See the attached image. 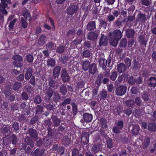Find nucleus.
<instances>
[{"label": "nucleus", "mask_w": 156, "mask_h": 156, "mask_svg": "<svg viewBox=\"0 0 156 156\" xmlns=\"http://www.w3.org/2000/svg\"><path fill=\"white\" fill-rule=\"evenodd\" d=\"M123 30L122 32L119 30L116 29L112 33H110L109 40L111 45L116 46L118 41L122 37Z\"/></svg>", "instance_id": "nucleus-1"}, {"label": "nucleus", "mask_w": 156, "mask_h": 156, "mask_svg": "<svg viewBox=\"0 0 156 156\" xmlns=\"http://www.w3.org/2000/svg\"><path fill=\"white\" fill-rule=\"evenodd\" d=\"M12 59L15 61L13 62L14 65L17 67H21L23 66V64L20 63L23 60L21 57L19 55H16L12 57Z\"/></svg>", "instance_id": "nucleus-2"}, {"label": "nucleus", "mask_w": 156, "mask_h": 156, "mask_svg": "<svg viewBox=\"0 0 156 156\" xmlns=\"http://www.w3.org/2000/svg\"><path fill=\"white\" fill-rule=\"evenodd\" d=\"M44 92L45 93L46 96H47V97L46 98H44L45 99L46 101L48 102L53 94L54 92L52 89L48 87H46V89L44 90Z\"/></svg>", "instance_id": "nucleus-3"}, {"label": "nucleus", "mask_w": 156, "mask_h": 156, "mask_svg": "<svg viewBox=\"0 0 156 156\" xmlns=\"http://www.w3.org/2000/svg\"><path fill=\"white\" fill-rule=\"evenodd\" d=\"M127 87L125 86H121L117 88L115 91L117 95L122 96L124 95L126 92Z\"/></svg>", "instance_id": "nucleus-4"}, {"label": "nucleus", "mask_w": 156, "mask_h": 156, "mask_svg": "<svg viewBox=\"0 0 156 156\" xmlns=\"http://www.w3.org/2000/svg\"><path fill=\"white\" fill-rule=\"evenodd\" d=\"M28 133L34 140H37L38 135L36 130L33 128H30L28 130Z\"/></svg>", "instance_id": "nucleus-5"}, {"label": "nucleus", "mask_w": 156, "mask_h": 156, "mask_svg": "<svg viewBox=\"0 0 156 156\" xmlns=\"http://www.w3.org/2000/svg\"><path fill=\"white\" fill-rule=\"evenodd\" d=\"M61 77L64 82H66L69 81L70 78L66 69H62L61 73Z\"/></svg>", "instance_id": "nucleus-6"}, {"label": "nucleus", "mask_w": 156, "mask_h": 156, "mask_svg": "<svg viewBox=\"0 0 156 156\" xmlns=\"http://www.w3.org/2000/svg\"><path fill=\"white\" fill-rule=\"evenodd\" d=\"M89 134L88 132L83 133L81 136V140L82 143L85 144H88L89 141Z\"/></svg>", "instance_id": "nucleus-7"}, {"label": "nucleus", "mask_w": 156, "mask_h": 156, "mask_svg": "<svg viewBox=\"0 0 156 156\" xmlns=\"http://www.w3.org/2000/svg\"><path fill=\"white\" fill-rule=\"evenodd\" d=\"M78 7L75 5L70 6L68 9L67 13L70 15H72L77 11Z\"/></svg>", "instance_id": "nucleus-8"}, {"label": "nucleus", "mask_w": 156, "mask_h": 156, "mask_svg": "<svg viewBox=\"0 0 156 156\" xmlns=\"http://www.w3.org/2000/svg\"><path fill=\"white\" fill-rule=\"evenodd\" d=\"M98 36V34L94 32H90L87 35L88 39L92 41L97 40Z\"/></svg>", "instance_id": "nucleus-9"}, {"label": "nucleus", "mask_w": 156, "mask_h": 156, "mask_svg": "<svg viewBox=\"0 0 156 156\" xmlns=\"http://www.w3.org/2000/svg\"><path fill=\"white\" fill-rule=\"evenodd\" d=\"M93 116L91 114L85 113L83 115V118L86 122H90L92 119Z\"/></svg>", "instance_id": "nucleus-10"}, {"label": "nucleus", "mask_w": 156, "mask_h": 156, "mask_svg": "<svg viewBox=\"0 0 156 156\" xmlns=\"http://www.w3.org/2000/svg\"><path fill=\"white\" fill-rule=\"evenodd\" d=\"M107 43L108 39L107 37L102 35L99 40V45L100 46H106L107 44Z\"/></svg>", "instance_id": "nucleus-11"}, {"label": "nucleus", "mask_w": 156, "mask_h": 156, "mask_svg": "<svg viewBox=\"0 0 156 156\" xmlns=\"http://www.w3.org/2000/svg\"><path fill=\"white\" fill-rule=\"evenodd\" d=\"M148 85L151 87L154 88L156 87V78L151 77L148 81Z\"/></svg>", "instance_id": "nucleus-12"}, {"label": "nucleus", "mask_w": 156, "mask_h": 156, "mask_svg": "<svg viewBox=\"0 0 156 156\" xmlns=\"http://www.w3.org/2000/svg\"><path fill=\"white\" fill-rule=\"evenodd\" d=\"M96 28V23L94 21H91L87 24L86 29L89 31L94 30Z\"/></svg>", "instance_id": "nucleus-13"}, {"label": "nucleus", "mask_w": 156, "mask_h": 156, "mask_svg": "<svg viewBox=\"0 0 156 156\" xmlns=\"http://www.w3.org/2000/svg\"><path fill=\"white\" fill-rule=\"evenodd\" d=\"M117 69L119 73H121L125 71L126 68L124 63H121L118 65Z\"/></svg>", "instance_id": "nucleus-14"}, {"label": "nucleus", "mask_w": 156, "mask_h": 156, "mask_svg": "<svg viewBox=\"0 0 156 156\" xmlns=\"http://www.w3.org/2000/svg\"><path fill=\"white\" fill-rule=\"evenodd\" d=\"M88 70L90 73L93 74H94L97 70L96 64L94 63L91 64Z\"/></svg>", "instance_id": "nucleus-15"}, {"label": "nucleus", "mask_w": 156, "mask_h": 156, "mask_svg": "<svg viewBox=\"0 0 156 156\" xmlns=\"http://www.w3.org/2000/svg\"><path fill=\"white\" fill-rule=\"evenodd\" d=\"M51 119L55 126H58L59 125L61 121L55 115L52 116L51 117Z\"/></svg>", "instance_id": "nucleus-16"}, {"label": "nucleus", "mask_w": 156, "mask_h": 156, "mask_svg": "<svg viewBox=\"0 0 156 156\" xmlns=\"http://www.w3.org/2000/svg\"><path fill=\"white\" fill-rule=\"evenodd\" d=\"M146 20V16L144 14L142 13L138 14L136 20L137 22L142 23L144 22Z\"/></svg>", "instance_id": "nucleus-17"}, {"label": "nucleus", "mask_w": 156, "mask_h": 156, "mask_svg": "<svg viewBox=\"0 0 156 156\" xmlns=\"http://www.w3.org/2000/svg\"><path fill=\"white\" fill-rule=\"evenodd\" d=\"M150 143V138L148 137H145L142 143V147L145 149L147 147Z\"/></svg>", "instance_id": "nucleus-18"}, {"label": "nucleus", "mask_w": 156, "mask_h": 156, "mask_svg": "<svg viewBox=\"0 0 156 156\" xmlns=\"http://www.w3.org/2000/svg\"><path fill=\"white\" fill-rule=\"evenodd\" d=\"M135 33V31L133 29H128L126 31V35L128 38H133Z\"/></svg>", "instance_id": "nucleus-19"}, {"label": "nucleus", "mask_w": 156, "mask_h": 156, "mask_svg": "<svg viewBox=\"0 0 156 156\" xmlns=\"http://www.w3.org/2000/svg\"><path fill=\"white\" fill-rule=\"evenodd\" d=\"M61 70V67L59 66H56L54 69L53 72L54 78H58L59 76V74Z\"/></svg>", "instance_id": "nucleus-20"}, {"label": "nucleus", "mask_w": 156, "mask_h": 156, "mask_svg": "<svg viewBox=\"0 0 156 156\" xmlns=\"http://www.w3.org/2000/svg\"><path fill=\"white\" fill-rule=\"evenodd\" d=\"M48 84L50 87L57 88L58 86V84H56L55 80H53L52 77L48 79Z\"/></svg>", "instance_id": "nucleus-21"}, {"label": "nucleus", "mask_w": 156, "mask_h": 156, "mask_svg": "<svg viewBox=\"0 0 156 156\" xmlns=\"http://www.w3.org/2000/svg\"><path fill=\"white\" fill-rule=\"evenodd\" d=\"M140 130V128L138 125H135L133 126L131 130L132 134L134 136H136L139 133Z\"/></svg>", "instance_id": "nucleus-22"}, {"label": "nucleus", "mask_w": 156, "mask_h": 156, "mask_svg": "<svg viewBox=\"0 0 156 156\" xmlns=\"http://www.w3.org/2000/svg\"><path fill=\"white\" fill-rule=\"evenodd\" d=\"M52 140L51 138L47 137L43 140V143L45 146L48 147L50 145Z\"/></svg>", "instance_id": "nucleus-23"}, {"label": "nucleus", "mask_w": 156, "mask_h": 156, "mask_svg": "<svg viewBox=\"0 0 156 156\" xmlns=\"http://www.w3.org/2000/svg\"><path fill=\"white\" fill-rule=\"evenodd\" d=\"M82 68L84 71H87L89 69L90 65V63L87 60L83 62L82 63Z\"/></svg>", "instance_id": "nucleus-24"}, {"label": "nucleus", "mask_w": 156, "mask_h": 156, "mask_svg": "<svg viewBox=\"0 0 156 156\" xmlns=\"http://www.w3.org/2000/svg\"><path fill=\"white\" fill-rule=\"evenodd\" d=\"M10 128V127L9 126L3 127L1 130L2 132L5 134H7V135H8L11 133Z\"/></svg>", "instance_id": "nucleus-25"}, {"label": "nucleus", "mask_w": 156, "mask_h": 156, "mask_svg": "<svg viewBox=\"0 0 156 156\" xmlns=\"http://www.w3.org/2000/svg\"><path fill=\"white\" fill-rule=\"evenodd\" d=\"M10 136L7 135L3 138V144L5 145L9 144L11 143Z\"/></svg>", "instance_id": "nucleus-26"}, {"label": "nucleus", "mask_w": 156, "mask_h": 156, "mask_svg": "<svg viewBox=\"0 0 156 156\" xmlns=\"http://www.w3.org/2000/svg\"><path fill=\"white\" fill-rule=\"evenodd\" d=\"M46 41V38L44 35H41L39 38L38 41V44L41 45H43Z\"/></svg>", "instance_id": "nucleus-27"}, {"label": "nucleus", "mask_w": 156, "mask_h": 156, "mask_svg": "<svg viewBox=\"0 0 156 156\" xmlns=\"http://www.w3.org/2000/svg\"><path fill=\"white\" fill-rule=\"evenodd\" d=\"M25 142L28 145H30L31 148H33L34 147V143L30 137L27 136L25 139Z\"/></svg>", "instance_id": "nucleus-28"}, {"label": "nucleus", "mask_w": 156, "mask_h": 156, "mask_svg": "<svg viewBox=\"0 0 156 156\" xmlns=\"http://www.w3.org/2000/svg\"><path fill=\"white\" fill-rule=\"evenodd\" d=\"M99 65L103 69H105L107 64V61L105 59H100L99 60Z\"/></svg>", "instance_id": "nucleus-29"}, {"label": "nucleus", "mask_w": 156, "mask_h": 156, "mask_svg": "<svg viewBox=\"0 0 156 156\" xmlns=\"http://www.w3.org/2000/svg\"><path fill=\"white\" fill-rule=\"evenodd\" d=\"M70 142V138L66 136H64L62 140V143L65 145H68L69 144Z\"/></svg>", "instance_id": "nucleus-30"}, {"label": "nucleus", "mask_w": 156, "mask_h": 156, "mask_svg": "<svg viewBox=\"0 0 156 156\" xmlns=\"http://www.w3.org/2000/svg\"><path fill=\"white\" fill-rule=\"evenodd\" d=\"M53 100L55 102L58 101L61 99V97L58 92H55L53 94Z\"/></svg>", "instance_id": "nucleus-31"}, {"label": "nucleus", "mask_w": 156, "mask_h": 156, "mask_svg": "<svg viewBox=\"0 0 156 156\" xmlns=\"http://www.w3.org/2000/svg\"><path fill=\"white\" fill-rule=\"evenodd\" d=\"M32 71L31 68L28 69L27 72L25 74V78L27 80L29 79L32 76Z\"/></svg>", "instance_id": "nucleus-32"}, {"label": "nucleus", "mask_w": 156, "mask_h": 156, "mask_svg": "<svg viewBox=\"0 0 156 156\" xmlns=\"http://www.w3.org/2000/svg\"><path fill=\"white\" fill-rule=\"evenodd\" d=\"M22 15L28 20L31 19V16L29 12L27 11L24 10L22 12Z\"/></svg>", "instance_id": "nucleus-33"}, {"label": "nucleus", "mask_w": 156, "mask_h": 156, "mask_svg": "<svg viewBox=\"0 0 156 156\" xmlns=\"http://www.w3.org/2000/svg\"><path fill=\"white\" fill-rule=\"evenodd\" d=\"M127 78L128 75L126 74H123L118 77V79L116 82L118 81L119 83H120L122 80L123 79H124V80L125 81L127 80Z\"/></svg>", "instance_id": "nucleus-34"}, {"label": "nucleus", "mask_w": 156, "mask_h": 156, "mask_svg": "<svg viewBox=\"0 0 156 156\" xmlns=\"http://www.w3.org/2000/svg\"><path fill=\"white\" fill-rule=\"evenodd\" d=\"M47 63L48 66H49L52 67H53L55 64V61L51 58L48 59L47 61Z\"/></svg>", "instance_id": "nucleus-35"}, {"label": "nucleus", "mask_w": 156, "mask_h": 156, "mask_svg": "<svg viewBox=\"0 0 156 156\" xmlns=\"http://www.w3.org/2000/svg\"><path fill=\"white\" fill-rule=\"evenodd\" d=\"M60 92L63 95H65L67 92V89L65 86L63 85H62L60 87L59 90Z\"/></svg>", "instance_id": "nucleus-36"}, {"label": "nucleus", "mask_w": 156, "mask_h": 156, "mask_svg": "<svg viewBox=\"0 0 156 156\" xmlns=\"http://www.w3.org/2000/svg\"><path fill=\"white\" fill-rule=\"evenodd\" d=\"M71 105L72 107L73 113V116H75L76 114V113L77 112V106L74 102L72 103Z\"/></svg>", "instance_id": "nucleus-37"}, {"label": "nucleus", "mask_w": 156, "mask_h": 156, "mask_svg": "<svg viewBox=\"0 0 156 156\" xmlns=\"http://www.w3.org/2000/svg\"><path fill=\"white\" fill-rule=\"evenodd\" d=\"M117 76V74L115 71H112L111 72L110 79L112 81H114Z\"/></svg>", "instance_id": "nucleus-38"}, {"label": "nucleus", "mask_w": 156, "mask_h": 156, "mask_svg": "<svg viewBox=\"0 0 156 156\" xmlns=\"http://www.w3.org/2000/svg\"><path fill=\"white\" fill-rule=\"evenodd\" d=\"M127 40L126 38H122L120 42L119 46L121 47L124 48L126 46Z\"/></svg>", "instance_id": "nucleus-39"}, {"label": "nucleus", "mask_w": 156, "mask_h": 156, "mask_svg": "<svg viewBox=\"0 0 156 156\" xmlns=\"http://www.w3.org/2000/svg\"><path fill=\"white\" fill-rule=\"evenodd\" d=\"M98 96H100L101 97V99H105L107 97V92L105 90H103L102 91L100 92L99 94L98 95Z\"/></svg>", "instance_id": "nucleus-40"}, {"label": "nucleus", "mask_w": 156, "mask_h": 156, "mask_svg": "<svg viewBox=\"0 0 156 156\" xmlns=\"http://www.w3.org/2000/svg\"><path fill=\"white\" fill-rule=\"evenodd\" d=\"M44 125L46 126V128H47L48 130L51 129V121L50 119H48L47 120L44 121Z\"/></svg>", "instance_id": "nucleus-41"}, {"label": "nucleus", "mask_w": 156, "mask_h": 156, "mask_svg": "<svg viewBox=\"0 0 156 156\" xmlns=\"http://www.w3.org/2000/svg\"><path fill=\"white\" fill-rule=\"evenodd\" d=\"M148 129L151 131H154L156 129V125L154 123H150L148 125Z\"/></svg>", "instance_id": "nucleus-42"}, {"label": "nucleus", "mask_w": 156, "mask_h": 156, "mask_svg": "<svg viewBox=\"0 0 156 156\" xmlns=\"http://www.w3.org/2000/svg\"><path fill=\"white\" fill-rule=\"evenodd\" d=\"M113 143L111 139H110L107 141V145L108 148L111 149L113 147Z\"/></svg>", "instance_id": "nucleus-43"}, {"label": "nucleus", "mask_w": 156, "mask_h": 156, "mask_svg": "<svg viewBox=\"0 0 156 156\" xmlns=\"http://www.w3.org/2000/svg\"><path fill=\"white\" fill-rule=\"evenodd\" d=\"M99 150V147L95 145H93L91 148V151L94 154L97 153Z\"/></svg>", "instance_id": "nucleus-44"}, {"label": "nucleus", "mask_w": 156, "mask_h": 156, "mask_svg": "<svg viewBox=\"0 0 156 156\" xmlns=\"http://www.w3.org/2000/svg\"><path fill=\"white\" fill-rule=\"evenodd\" d=\"M16 19H14L12 21L9 22V25L8 26L9 30H10L13 28L15 23L16 22Z\"/></svg>", "instance_id": "nucleus-45"}, {"label": "nucleus", "mask_w": 156, "mask_h": 156, "mask_svg": "<svg viewBox=\"0 0 156 156\" xmlns=\"http://www.w3.org/2000/svg\"><path fill=\"white\" fill-rule=\"evenodd\" d=\"M139 41L141 44L146 45L147 41L145 40L144 37L142 36H140L139 37Z\"/></svg>", "instance_id": "nucleus-46"}, {"label": "nucleus", "mask_w": 156, "mask_h": 156, "mask_svg": "<svg viewBox=\"0 0 156 156\" xmlns=\"http://www.w3.org/2000/svg\"><path fill=\"white\" fill-rule=\"evenodd\" d=\"M100 122L103 128H106L107 127V122L105 119H101Z\"/></svg>", "instance_id": "nucleus-47"}, {"label": "nucleus", "mask_w": 156, "mask_h": 156, "mask_svg": "<svg viewBox=\"0 0 156 156\" xmlns=\"http://www.w3.org/2000/svg\"><path fill=\"white\" fill-rule=\"evenodd\" d=\"M11 141H12V143L13 144H16L17 143V137L14 134L10 136Z\"/></svg>", "instance_id": "nucleus-48"}, {"label": "nucleus", "mask_w": 156, "mask_h": 156, "mask_svg": "<svg viewBox=\"0 0 156 156\" xmlns=\"http://www.w3.org/2000/svg\"><path fill=\"white\" fill-rule=\"evenodd\" d=\"M126 104L129 107H132L134 104V101L132 100H127L126 102Z\"/></svg>", "instance_id": "nucleus-49"}, {"label": "nucleus", "mask_w": 156, "mask_h": 156, "mask_svg": "<svg viewBox=\"0 0 156 156\" xmlns=\"http://www.w3.org/2000/svg\"><path fill=\"white\" fill-rule=\"evenodd\" d=\"M64 152V148L62 147H59L58 148V150L56 151V153L58 154L62 155L63 154Z\"/></svg>", "instance_id": "nucleus-50"}, {"label": "nucleus", "mask_w": 156, "mask_h": 156, "mask_svg": "<svg viewBox=\"0 0 156 156\" xmlns=\"http://www.w3.org/2000/svg\"><path fill=\"white\" fill-rule=\"evenodd\" d=\"M128 83L132 85H133L136 83V80L133 77H130L128 79Z\"/></svg>", "instance_id": "nucleus-51"}, {"label": "nucleus", "mask_w": 156, "mask_h": 156, "mask_svg": "<svg viewBox=\"0 0 156 156\" xmlns=\"http://www.w3.org/2000/svg\"><path fill=\"white\" fill-rule=\"evenodd\" d=\"M90 52L89 50H84L83 52V55L85 57H90Z\"/></svg>", "instance_id": "nucleus-52"}, {"label": "nucleus", "mask_w": 156, "mask_h": 156, "mask_svg": "<svg viewBox=\"0 0 156 156\" xmlns=\"http://www.w3.org/2000/svg\"><path fill=\"white\" fill-rule=\"evenodd\" d=\"M43 110V107L40 105H38L36 108V113L39 114L42 112Z\"/></svg>", "instance_id": "nucleus-53"}, {"label": "nucleus", "mask_w": 156, "mask_h": 156, "mask_svg": "<svg viewBox=\"0 0 156 156\" xmlns=\"http://www.w3.org/2000/svg\"><path fill=\"white\" fill-rule=\"evenodd\" d=\"M41 101V98L39 96L36 97L34 99V102L37 104L40 103Z\"/></svg>", "instance_id": "nucleus-54"}, {"label": "nucleus", "mask_w": 156, "mask_h": 156, "mask_svg": "<svg viewBox=\"0 0 156 156\" xmlns=\"http://www.w3.org/2000/svg\"><path fill=\"white\" fill-rule=\"evenodd\" d=\"M71 99L70 98H68L65 100L62 103V105L63 106H65L67 104H69L71 102Z\"/></svg>", "instance_id": "nucleus-55"}, {"label": "nucleus", "mask_w": 156, "mask_h": 156, "mask_svg": "<svg viewBox=\"0 0 156 156\" xmlns=\"http://www.w3.org/2000/svg\"><path fill=\"white\" fill-rule=\"evenodd\" d=\"M135 103L138 106H140L141 104L142 101L139 97H137L135 98Z\"/></svg>", "instance_id": "nucleus-56"}, {"label": "nucleus", "mask_w": 156, "mask_h": 156, "mask_svg": "<svg viewBox=\"0 0 156 156\" xmlns=\"http://www.w3.org/2000/svg\"><path fill=\"white\" fill-rule=\"evenodd\" d=\"M21 22L22 24V27L24 28H27V22L23 18H21Z\"/></svg>", "instance_id": "nucleus-57"}, {"label": "nucleus", "mask_w": 156, "mask_h": 156, "mask_svg": "<svg viewBox=\"0 0 156 156\" xmlns=\"http://www.w3.org/2000/svg\"><path fill=\"white\" fill-rule=\"evenodd\" d=\"M12 128H13V131L16 132L19 129V124L16 122L15 123L12 125Z\"/></svg>", "instance_id": "nucleus-58"}, {"label": "nucleus", "mask_w": 156, "mask_h": 156, "mask_svg": "<svg viewBox=\"0 0 156 156\" xmlns=\"http://www.w3.org/2000/svg\"><path fill=\"white\" fill-rule=\"evenodd\" d=\"M141 2L142 4L146 6H148L151 3V2L149 0H142Z\"/></svg>", "instance_id": "nucleus-59"}, {"label": "nucleus", "mask_w": 156, "mask_h": 156, "mask_svg": "<svg viewBox=\"0 0 156 156\" xmlns=\"http://www.w3.org/2000/svg\"><path fill=\"white\" fill-rule=\"evenodd\" d=\"M1 3L0 4V7H6L7 6V4L6 3L7 0H1Z\"/></svg>", "instance_id": "nucleus-60"}, {"label": "nucleus", "mask_w": 156, "mask_h": 156, "mask_svg": "<svg viewBox=\"0 0 156 156\" xmlns=\"http://www.w3.org/2000/svg\"><path fill=\"white\" fill-rule=\"evenodd\" d=\"M125 62L126 66V67H129L131 64V60L129 58H126L125 60Z\"/></svg>", "instance_id": "nucleus-61"}, {"label": "nucleus", "mask_w": 156, "mask_h": 156, "mask_svg": "<svg viewBox=\"0 0 156 156\" xmlns=\"http://www.w3.org/2000/svg\"><path fill=\"white\" fill-rule=\"evenodd\" d=\"M21 86V83L19 82L15 83L14 85L13 89L15 90L19 89Z\"/></svg>", "instance_id": "nucleus-62"}, {"label": "nucleus", "mask_w": 156, "mask_h": 156, "mask_svg": "<svg viewBox=\"0 0 156 156\" xmlns=\"http://www.w3.org/2000/svg\"><path fill=\"white\" fill-rule=\"evenodd\" d=\"M121 129L119 128V127H118L115 126L113 127L112 130L114 133H120V130Z\"/></svg>", "instance_id": "nucleus-63"}, {"label": "nucleus", "mask_w": 156, "mask_h": 156, "mask_svg": "<svg viewBox=\"0 0 156 156\" xmlns=\"http://www.w3.org/2000/svg\"><path fill=\"white\" fill-rule=\"evenodd\" d=\"M116 126L118 127H119V128L122 129L123 128V122L121 121H118L116 123Z\"/></svg>", "instance_id": "nucleus-64"}]
</instances>
